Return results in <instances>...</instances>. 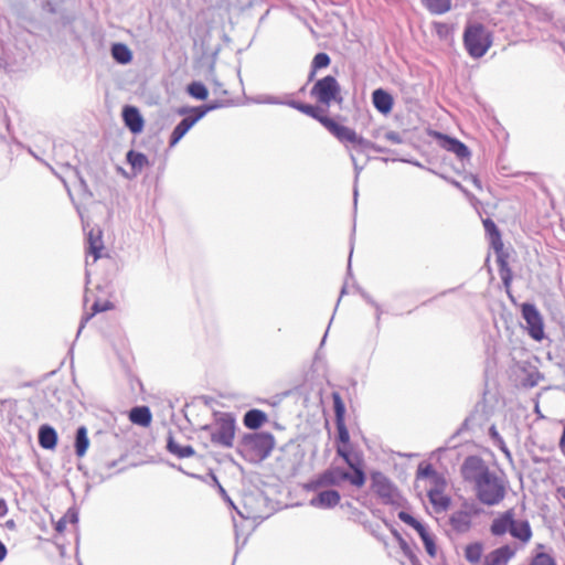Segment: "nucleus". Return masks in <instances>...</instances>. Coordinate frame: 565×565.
Instances as JSON below:
<instances>
[{
    "label": "nucleus",
    "instance_id": "1",
    "mask_svg": "<svg viewBox=\"0 0 565 565\" xmlns=\"http://www.w3.org/2000/svg\"><path fill=\"white\" fill-rule=\"evenodd\" d=\"M287 106L299 110L300 113L319 121L334 138H337L347 148L351 145L352 149L358 153H364L367 150H373L377 153H385L387 149L376 145L362 136L348 126L337 122L333 118L328 117L317 105L306 104L297 100H287Z\"/></svg>",
    "mask_w": 565,
    "mask_h": 565
},
{
    "label": "nucleus",
    "instance_id": "2",
    "mask_svg": "<svg viewBox=\"0 0 565 565\" xmlns=\"http://www.w3.org/2000/svg\"><path fill=\"white\" fill-rule=\"evenodd\" d=\"M462 42L468 55L472 58H481L492 46L491 32L481 23H468L465 26Z\"/></svg>",
    "mask_w": 565,
    "mask_h": 565
},
{
    "label": "nucleus",
    "instance_id": "3",
    "mask_svg": "<svg viewBox=\"0 0 565 565\" xmlns=\"http://www.w3.org/2000/svg\"><path fill=\"white\" fill-rule=\"evenodd\" d=\"M201 430L210 436L213 445L231 448L235 438V418L230 413H221L215 417L212 425H205Z\"/></svg>",
    "mask_w": 565,
    "mask_h": 565
},
{
    "label": "nucleus",
    "instance_id": "4",
    "mask_svg": "<svg viewBox=\"0 0 565 565\" xmlns=\"http://www.w3.org/2000/svg\"><path fill=\"white\" fill-rule=\"evenodd\" d=\"M243 451L252 462H260L268 458L275 447V438L270 433H254L243 437Z\"/></svg>",
    "mask_w": 565,
    "mask_h": 565
},
{
    "label": "nucleus",
    "instance_id": "5",
    "mask_svg": "<svg viewBox=\"0 0 565 565\" xmlns=\"http://www.w3.org/2000/svg\"><path fill=\"white\" fill-rule=\"evenodd\" d=\"M365 480L366 478L363 470H355V473L351 475L342 468L332 467L312 480L308 484V489L318 490L323 487L339 486L343 481H349L351 484L361 488L364 486Z\"/></svg>",
    "mask_w": 565,
    "mask_h": 565
},
{
    "label": "nucleus",
    "instance_id": "6",
    "mask_svg": "<svg viewBox=\"0 0 565 565\" xmlns=\"http://www.w3.org/2000/svg\"><path fill=\"white\" fill-rule=\"evenodd\" d=\"M476 498L484 505L499 504L507 494V482L494 470L475 490Z\"/></svg>",
    "mask_w": 565,
    "mask_h": 565
},
{
    "label": "nucleus",
    "instance_id": "7",
    "mask_svg": "<svg viewBox=\"0 0 565 565\" xmlns=\"http://www.w3.org/2000/svg\"><path fill=\"white\" fill-rule=\"evenodd\" d=\"M310 95L313 97L319 104L329 107L331 104L335 103L341 105L343 103V97L341 95V86L337 78L332 75H327L313 84L310 89Z\"/></svg>",
    "mask_w": 565,
    "mask_h": 565
},
{
    "label": "nucleus",
    "instance_id": "8",
    "mask_svg": "<svg viewBox=\"0 0 565 565\" xmlns=\"http://www.w3.org/2000/svg\"><path fill=\"white\" fill-rule=\"evenodd\" d=\"M493 470L479 456H468L460 466L462 480L475 490Z\"/></svg>",
    "mask_w": 565,
    "mask_h": 565
},
{
    "label": "nucleus",
    "instance_id": "9",
    "mask_svg": "<svg viewBox=\"0 0 565 565\" xmlns=\"http://www.w3.org/2000/svg\"><path fill=\"white\" fill-rule=\"evenodd\" d=\"M372 490L385 504H399L402 499L396 487L382 472L375 471L371 475Z\"/></svg>",
    "mask_w": 565,
    "mask_h": 565
},
{
    "label": "nucleus",
    "instance_id": "10",
    "mask_svg": "<svg viewBox=\"0 0 565 565\" xmlns=\"http://www.w3.org/2000/svg\"><path fill=\"white\" fill-rule=\"evenodd\" d=\"M522 316L526 322L529 334L536 341L544 338V323L543 318L536 307L532 303H524L522 306Z\"/></svg>",
    "mask_w": 565,
    "mask_h": 565
},
{
    "label": "nucleus",
    "instance_id": "11",
    "mask_svg": "<svg viewBox=\"0 0 565 565\" xmlns=\"http://www.w3.org/2000/svg\"><path fill=\"white\" fill-rule=\"evenodd\" d=\"M434 137L443 149L455 153L459 159L462 160L470 157L469 148L459 139L439 131H435Z\"/></svg>",
    "mask_w": 565,
    "mask_h": 565
},
{
    "label": "nucleus",
    "instance_id": "12",
    "mask_svg": "<svg viewBox=\"0 0 565 565\" xmlns=\"http://www.w3.org/2000/svg\"><path fill=\"white\" fill-rule=\"evenodd\" d=\"M472 510L468 504L463 505V509L454 511L449 515V525L451 530L458 534L467 533L472 525Z\"/></svg>",
    "mask_w": 565,
    "mask_h": 565
},
{
    "label": "nucleus",
    "instance_id": "13",
    "mask_svg": "<svg viewBox=\"0 0 565 565\" xmlns=\"http://www.w3.org/2000/svg\"><path fill=\"white\" fill-rule=\"evenodd\" d=\"M121 117L125 126L134 135L143 130L145 120L140 110L132 105H125L121 110Z\"/></svg>",
    "mask_w": 565,
    "mask_h": 565
},
{
    "label": "nucleus",
    "instance_id": "14",
    "mask_svg": "<svg viewBox=\"0 0 565 565\" xmlns=\"http://www.w3.org/2000/svg\"><path fill=\"white\" fill-rule=\"evenodd\" d=\"M515 552L516 550L510 545L501 546L486 555L483 565H505Z\"/></svg>",
    "mask_w": 565,
    "mask_h": 565
},
{
    "label": "nucleus",
    "instance_id": "15",
    "mask_svg": "<svg viewBox=\"0 0 565 565\" xmlns=\"http://www.w3.org/2000/svg\"><path fill=\"white\" fill-rule=\"evenodd\" d=\"M372 103L379 113L387 115L393 108L394 99L387 90L383 88H376L372 93Z\"/></svg>",
    "mask_w": 565,
    "mask_h": 565
},
{
    "label": "nucleus",
    "instance_id": "16",
    "mask_svg": "<svg viewBox=\"0 0 565 565\" xmlns=\"http://www.w3.org/2000/svg\"><path fill=\"white\" fill-rule=\"evenodd\" d=\"M340 498L337 490H324L313 497L309 503L315 508L330 509L340 502Z\"/></svg>",
    "mask_w": 565,
    "mask_h": 565
},
{
    "label": "nucleus",
    "instance_id": "17",
    "mask_svg": "<svg viewBox=\"0 0 565 565\" xmlns=\"http://www.w3.org/2000/svg\"><path fill=\"white\" fill-rule=\"evenodd\" d=\"M513 521L514 511L512 509L505 511L492 521L491 533L497 536L510 533Z\"/></svg>",
    "mask_w": 565,
    "mask_h": 565
},
{
    "label": "nucleus",
    "instance_id": "18",
    "mask_svg": "<svg viewBox=\"0 0 565 565\" xmlns=\"http://www.w3.org/2000/svg\"><path fill=\"white\" fill-rule=\"evenodd\" d=\"M499 274L505 287H509L512 280L511 269L508 267V249H495Z\"/></svg>",
    "mask_w": 565,
    "mask_h": 565
},
{
    "label": "nucleus",
    "instance_id": "19",
    "mask_svg": "<svg viewBox=\"0 0 565 565\" xmlns=\"http://www.w3.org/2000/svg\"><path fill=\"white\" fill-rule=\"evenodd\" d=\"M428 498L436 512L446 511L450 505V498L446 495L438 487L428 491Z\"/></svg>",
    "mask_w": 565,
    "mask_h": 565
},
{
    "label": "nucleus",
    "instance_id": "20",
    "mask_svg": "<svg viewBox=\"0 0 565 565\" xmlns=\"http://www.w3.org/2000/svg\"><path fill=\"white\" fill-rule=\"evenodd\" d=\"M39 444L44 449H53L57 444V434L50 425H42L39 429Z\"/></svg>",
    "mask_w": 565,
    "mask_h": 565
},
{
    "label": "nucleus",
    "instance_id": "21",
    "mask_svg": "<svg viewBox=\"0 0 565 565\" xmlns=\"http://www.w3.org/2000/svg\"><path fill=\"white\" fill-rule=\"evenodd\" d=\"M510 534L523 543H527L532 537L530 523L525 520H515L511 526Z\"/></svg>",
    "mask_w": 565,
    "mask_h": 565
},
{
    "label": "nucleus",
    "instance_id": "22",
    "mask_svg": "<svg viewBox=\"0 0 565 565\" xmlns=\"http://www.w3.org/2000/svg\"><path fill=\"white\" fill-rule=\"evenodd\" d=\"M110 54L114 61L121 65H126L132 60V53L125 43H113Z\"/></svg>",
    "mask_w": 565,
    "mask_h": 565
},
{
    "label": "nucleus",
    "instance_id": "23",
    "mask_svg": "<svg viewBox=\"0 0 565 565\" xmlns=\"http://www.w3.org/2000/svg\"><path fill=\"white\" fill-rule=\"evenodd\" d=\"M194 125L190 117H184L172 130L169 138V147L173 148L186 135Z\"/></svg>",
    "mask_w": 565,
    "mask_h": 565
},
{
    "label": "nucleus",
    "instance_id": "24",
    "mask_svg": "<svg viewBox=\"0 0 565 565\" xmlns=\"http://www.w3.org/2000/svg\"><path fill=\"white\" fill-rule=\"evenodd\" d=\"M126 161L136 172L141 171L143 167L149 164L148 157L139 151L130 149L126 153Z\"/></svg>",
    "mask_w": 565,
    "mask_h": 565
},
{
    "label": "nucleus",
    "instance_id": "25",
    "mask_svg": "<svg viewBox=\"0 0 565 565\" xmlns=\"http://www.w3.org/2000/svg\"><path fill=\"white\" fill-rule=\"evenodd\" d=\"M129 418L134 424L147 427L151 423V413L146 406L134 407L130 411Z\"/></svg>",
    "mask_w": 565,
    "mask_h": 565
},
{
    "label": "nucleus",
    "instance_id": "26",
    "mask_svg": "<svg viewBox=\"0 0 565 565\" xmlns=\"http://www.w3.org/2000/svg\"><path fill=\"white\" fill-rule=\"evenodd\" d=\"M266 420V414L259 409H250L244 416V425L249 429L259 428Z\"/></svg>",
    "mask_w": 565,
    "mask_h": 565
},
{
    "label": "nucleus",
    "instance_id": "27",
    "mask_svg": "<svg viewBox=\"0 0 565 565\" xmlns=\"http://www.w3.org/2000/svg\"><path fill=\"white\" fill-rule=\"evenodd\" d=\"M431 14H444L451 9V0H420Z\"/></svg>",
    "mask_w": 565,
    "mask_h": 565
},
{
    "label": "nucleus",
    "instance_id": "28",
    "mask_svg": "<svg viewBox=\"0 0 565 565\" xmlns=\"http://www.w3.org/2000/svg\"><path fill=\"white\" fill-rule=\"evenodd\" d=\"M89 446V439L87 436V428L85 426H81L77 428L76 438H75V452L78 457H83Z\"/></svg>",
    "mask_w": 565,
    "mask_h": 565
},
{
    "label": "nucleus",
    "instance_id": "29",
    "mask_svg": "<svg viewBox=\"0 0 565 565\" xmlns=\"http://www.w3.org/2000/svg\"><path fill=\"white\" fill-rule=\"evenodd\" d=\"M330 63H331V58L327 53H324V52L317 53L312 58L308 79L312 81L316 73L319 70L328 67L330 65Z\"/></svg>",
    "mask_w": 565,
    "mask_h": 565
},
{
    "label": "nucleus",
    "instance_id": "30",
    "mask_svg": "<svg viewBox=\"0 0 565 565\" xmlns=\"http://www.w3.org/2000/svg\"><path fill=\"white\" fill-rule=\"evenodd\" d=\"M167 448L171 454L179 458H189L195 454L191 446H181L171 436L168 439Z\"/></svg>",
    "mask_w": 565,
    "mask_h": 565
},
{
    "label": "nucleus",
    "instance_id": "31",
    "mask_svg": "<svg viewBox=\"0 0 565 565\" xmlns=\"http://www.w3.org/2000/svg\"><path fill=\"white\" fill-rule=\"evenodd\" d=\"M484 230L490 237V247H503L501 235L495 223L487 218L483 221Z\"/></svg>",
    "mask_w": 565,
    "mask_h": 565
},
{
    "label": "nucleus",
    "instance_id": "32",
    "mask_svg": "<svg viewBox=\"0 0 565 565\" xmlns=\"http://www.w3.org/2000/svg\"><path fill=\"white\" fill-rule=\"evenodd\" d=\"M186 93L198 100H205L209 96L206 86L200 81H193L188 84Z\"/></svg>",
    "mask_w": 565,
    "mask_h": 565
},
{
    "label": "nucleus",
    "instance_id": "33",
    "mask_svg": "<svg viewBox=\"0 0 565 565\" xmlns=\"http://www.w3.org/2000/svg\"><path fill=\"white\" fill-rule=\"evenodd\" d=\"M482 551L480 543L469 544L465 550V557L469 563L477 564L481 559Z\"/></svg>",
    "mask_w": 565,
    "mask_h": 565
},
{
    "label": "nucleus",
    "instance_id": "34",
    "mask_svg": "<svg viewBox=\"0 0 565 565\" xmlns=\"http://www.w3.org/2000/svg\"><path fill=\"white\" fill-rule=\"evenodd\" d=\"M108 249H88L87 254L85 256V263H86V275L89 276L90 270L89 267L95 264L98 259L104 257H109Z\"/></svg>",
    "mask_w": 565,
    "mask_h": 565
},
{
    "label": "nucleus",
    "instance_id": "35",
    "mask_svg": "<svg viewBox=\"0 0 565 565\" xmlns=\"http://www.w3.org/2000/svg\"><path fill=\"white\" fill-rule=\"evenodd\" d=\"M337 454L343 458L347 465L353 470V473H355V470H362L360 466V460L358 458H352L351 455L344 448L338 447Z\"/></svg>",
    "mask_w": 565,
    "mask_h": 565
},
{
    "label": "nucleus",
    "instance_id": "36",
    "mask_svg": "<svg viewBox=\"0 0 565 565\" xmlns=\"http://www.w3.org/2000/svg\"><path fill=\"white\" fill-rule=\"evenodd\" d=\"M332 398H333V407H334V413H335V417H337V423L343 422L345 407L342 402V398L339 393H333Z\"/></svg>",
    "mask_w": 565,
    "mask_h": 565
},
{
    "label": "nucleus",
    "instance_id": "37",
    "mask_svg": "<svg viewBox=\"0 0 565 565\" xmlns=\"http://www.w3.org/2000/svg\"><path fill=\"white\" fill-rule=\"evenodd\" d=\"M257 104L286 105L287 102L274 95H260L254 99Z\"/></svg>",
    "mask_w": 565,
    "mask_h": 565
},
{
    "label": "nucleus",
    "instance_id": "38",
    "mask_svg": "<svg viewBox=\"0 0 565 565\" xmlns=\"http://www.w3.org/2000/svg\"><path fill=\"white\" fill-rule=\"evenodd\" d=\"M383 139L393 143V145H402L404 143V136L397 131H384Z\"/></svg>",
    "mask_w": 565,
    "mask_h": 565
},
{
    "label": "nucleus",
    "instance_id": "39",
    "mask_svg": "<svg viewBox=\"0 0 565 565\" xmlns=\"http://www.w3.org/2000/svg\"><path fill=\"white\" fill-rule=\"evenodd\" d=\"M191 113L193 114V116H189L190 120L193 125H195L200 119H202L207 114V109H205L204 106L201 105L196 107H191Z\"/></svg>",
    "mask_w": 565,
    "mask_h": 565
},
{
    "label": "nucleus",
    "instance_id": "40",
    "mask_svg": "<svg viewBox=\"0 0 565 565\" xmlns=\"http://www.w3.org/2000/svg\"><path fill=\"white\" fill-rule=\"evenodd\" d=\"M422 541L424 543L425 550L428 553V555L431 556V557H435L436 553H437V550H436V544H435V541H434V536L431 534H429L428 536H426Z\"/></svg>",
    "mask_w": 565,
    "mask_h": 565
},
{
    "label": "nucleus",
    "instance_id": "41",
    "mask_svg": "<svg viewBox=\"0 0 565 565\" xmlns=\"http://www.w3.org/2000/svg\"><path fill=\"white\" fill-rule=\"evenodd\" d=\"M530 565H555V563L547 554L541 553L533 558Z\"/></svg>",
    "mask_w": 565,
    "mask_h": 565
},
{
    "label": "nucleus",
    "instance_id": "42",
    "mask_svg": "<svg viewBox=\"0 0 565 565\" xmlns=\"http://www.w3.org/2000/svg\"><path fill=\"white\" fill-rule=\"evenodd\" d=\"M86 247H104V245L100 242V231H97V234L95 235L92 232H89L87 236V246Z\"/></svg>",
    "mask_w": 565,
    "mask_h": 565
},
{
    "label": "nucleus",
    "instance_id": "43",
    "mask_svg": "<svg viewBox=\"0 0 565 565\" xmlns=\"http://www.w3.org/2000/svg\"><path fill=\"white\" fill-rule=\"evenodd\" d=\"M338 425V438L341 443L348 444L350 440L349 431L345 428L343 422L337 423Z\"/></svg>",
    "mask_w": 565,
    "mask_h": 565
},
{
    "label": "nucleus",
    "instance_id": "44",
    "mask_svg": "<svg viewBox=\"0 0 565 565\" xmlns=\"http://www.w3.org/2000/svg\"><path fill=\"white\" fill-rule=\"evenodd\" d=\"M398 519L412 527H414V525L418 522L414 516L405 511H401L398 513Z\"/></svg>",
    "mask_w": 565,
    "mask_h": 565
},
{
    "label": "nucleus",
    "instance_id": "45",
    "mask_svg": "<svg viewBox=\"0 0 565 565\" xmlns=\"http://www.w3.org/2000/svg\"><path fill=\"white\" fill-rule=\"evenodd\" d=\"M413 529L416 530L422 540L430 534L419 521L414 525Z\"/></svg>",
    "mask_w": 565,
    "mask_h": 565
},
{
    "label": "nucleus",
    "instance_id": "46",
    "mask_svg": "<svg viewBox=\"0 0 565 565\" xmlns=\"http://www.w3.org/2000/svg\"><path fill=\"white\" fill-rule=\"evenodd\" d=\"M350 159H351V161H352V163H353V167H354V171H355V180H356V179H358V177H359V174H360V172L363 170V166H360V164L358 163V160H356V158H355V156H354V153H353V152H350Z\"/></svg>",
    "mask_w": 565,
    "mask_h": 565
},
{
    "label": "nucleus",
    "instance_id": "47",
    "mask_svg": "<svg viewBox=\"0 0 565 565\" xmlns=\"http://www.w3.org/2000/svg\"><path fill=\"white\" fill-rule=\"evenodd\" d=\"M109 308H110L109 302H105L104 305H100L99 302H95V303L93 305L94 313H96V312H100V311H105V310H107V309H109Z\"/></svg>",
    "mask_w": 565,
    "mask_h": 565
},
{
    "label": "nucleus",
    "instance_id": "48",
    "mask_svg": "<svg viewBox=\"0 0 565 565\" xmlns=\"http://www.w3.org/2000/svg\"><path fill=\"white\" fill-rule=\"evenodd\" d=\"M66 527V519L65 518H61L56 524H55V530L58 532V533H63L64 530Z\"/></svg>",
    "mask_w": 565,
    "mask_h": 565
},
{
    "label": "nucleus",
    "instance_id": "49",
    "mask_svg": "<svg viewBox=\"0 0 565 565\" xmlns=\"http://www.w3.org/2000/svg\"><path fill=\"white\" fill-rule=\"evenodd\" d=\"M203 106L205 109H207V113H209V111L220 108L222 106V104L220 102H211V103L204 104Z\"/></svg>",
    "mask_w": 565,
    "mask_h": 565
},
{
    "label": "nucleus",
    "instance_id": "50",
    "mask_svg": "<svg viewBox=\"0 0 565 565\" xmlns=\"http://www.w3.org/2000/svg\"><path fill=\"white\" fill-rule=\"evenodd\" d=\"M384 128H377L375 130L372 131V137L374 138H377V139H383V134H384Z\"/></svg>",
    "mask_w": 565,
    "mask_h": 565
},
{
    "label": "nucleus",
    "instance_id": "51",
    "mask_svg": "<svg viewBox=\"0 0 565 565\" xmlns=\"http://www.w3.org/2000/svg\"><path fill=\"white\" fill-rule=\"evenodd\" d=\"M7 547L6 545L0 541V562L3 561L7 556Z\"/></svg>",
    "mask_w": 565,
    "mask_h": 565
},
{
    "label": "nucleus",
    "instance_id": "52",
    "mask_svg": "<svg viewBox=\"0 0 565 565\" xmlns=\"http://www.w3.org/2000/svg\"><path fill=\"white\" fill-rule=\"evenodd\" d=\"M420 473L424 476H430V475H434V470L431 469L430 466H428L423 471H420Z\"/></svg>",
    "mask_w": 565,
    "mask_h": 565
},
{
    "label": "nucleus",
    "instance_id": "53",
    "mask_svg": "<svg viewBox=\"0 0 565 565\" xmlns=\"http://www.w3.org/2000/svg\"><path fill=\"white\" fill-rule=\"evenodd\" d=\"M436 28H437V32H438L439 35H441L443 32L446 31V29H447V26L445 24H443V23L436 24Z\"/></svg>",
    "mask_w": 565,
    "mask_h": 565
},
{
    "label": "nucleus",
    "instance_id": "54",
    "mask_svg": "<svg viewBox=\"0 0 565 565\" xmlns=\"http://www.w3.org/2000/svg\"><path fill=\"white\" fill-rule=\"evenodd\" d=\"M189 113H191V108H189V107H182V108H180V109L178 110V114H179V115H186V114H189Z\"/></svg>",
    "mask_w": 565,
    "mask_h": 565
},
{
    "label": "nucleus",
    "instance_id": "55",
    "mask_svg": "<svg viewBox=\"0 0 565 565\" xmlns=\"http://www.w3.org/2000/svg\"><path fill=\"white\" fill-rule=\"evenodd\" d=\"M6 511V504L2 500H0V515H2Z\"/></svg>",
    "mask_w": 565,
    "mask_h": 565
},
{
    "label": "nucleus",
    "instance_id": "56",
    "mask_svg": "<svg viewBox=\"0 0 565 565\" xmlns=\"http://www.w3.org/2000/svg\"><path fill=\"white\" fill-rule=\"evenodd\" d=\"M561 495L565 499V486L558 489Z\"/></svg>",
    "mask_w": 565,
    "mask_h": 565
},
{
    "label": "nucleus",
    "instance_id": "57",
    "mask_svg": "<svg viewBox=\"0 0 565 565\" xmlns=\"http://www.w3.org/2000/svg\"><path fill=\"white\" fill-rule=\"evenodd\" d=\"M353 194H354V204L356 205V202H358V189L356 188H354Z\"/></svg>",
    "mask_w": 565,
    "mask_h": 565
},
{
    "label": "nucleus",
    "instance_id": "58",
    "mask_svg": "<svg viewBox=\"0 0 565 565\" xmlns=\"http://www.w3.org/2000/svg\"><path fill=\"white\" fill-rule=\"evenodd\" d=\"M90 318V316H87L84 321L82 322L81 327H79V330L78 332H81V330L84 328V322H86L88 319Z\"/></svg>",
    "mask_w": 565,
    "mask_h": 565
},
{
    "label": "nucleus",
    "instance_id": "59",
    "mask_svg": "<svg viewBox=\"0 0 565 565\" xmlns=\"http://www.w3.org/2000/svg\"><path fill=\"white\" fill-rule=\"evenodd\" d=\"M412 164L416 166V167H419V168H423L422 163L418 162V161H409Z\"/></svg>",
    "mask_w": 565,
    "mask_h": 565
},
{
    "label": "nucleus",
    "instance_id": "60",
    "mask_svg": "<svg viewBox=\"0 0 565 565\" xmlns=\"http://www.w3.org/2000/svg\"><path fill=\"white\" fill-rule=\"evenodd\" d=\"M79 182H81V184H82L83 186H86V183H85L84 179L79 178Z\"/></svg>",
    "mask_w": 565,
    "mask_h": 565
},
{
    "label": "nucleus",
    "instance_id": "61",
    "mask_svg": "<svg viewBox=\"0 0 565 565\" xmlns=\"http://www.w3.org/2000/svg\"><path fill=\"white\" fill-rule=\"evenodd\" d=\"M351 257H352V250L349 254V262L351 260Z\"/></svg>",
    "mask_w": 565,
    "mask_h": 565
}]
</instances>
